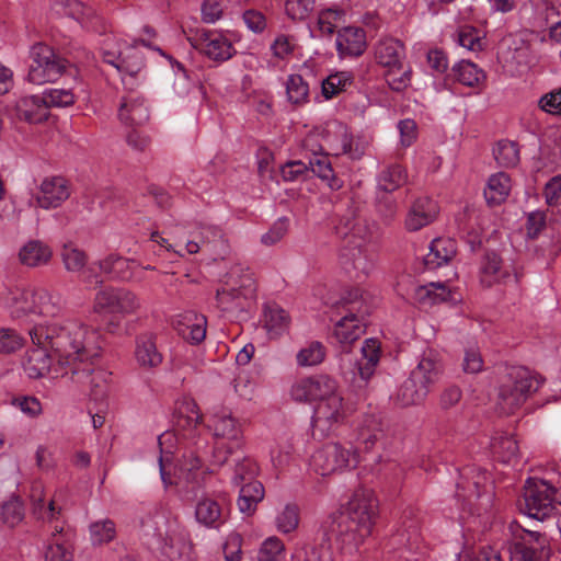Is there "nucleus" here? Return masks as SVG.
I'll list each match as a JSON object with an SVG mask.
<instances>
[{
  "instance_id": "4c0bfd02",
  "label": "nucleus",
  "mask_w": 561,
  "mask_h": 561,
  "mask_svg": "<svg viewBox=\"0 0 561 561\" xmlns=\"http://www.w3.org/2000/svg\"><path fill=\"white\" fill-rule=\"evenodd\" d=\"M428 390L425 386H422L410 375V377L403 381L400 386L396 401L401 407H410L422 403L428 394Z\"/></svg>"
},
{
  "instance_id": "72a5a7b5",
  "label": "nucleus",
  "mask_w": 561,
  "mask_h": 561,
  "mask_svg": "<svg viewBox=\"0 0 561 561\" xmlns=\"http://www.w3.org/2000/svg\"><path fill=\"white\" fill-rule=\"evenodd\" d=\"M403 45L394 38L380 39L375 47V58L383 67L390 68L402 64Z\"/></svg>"
},
{
  "instance_id": "f257e3e1",
  "label": "nucleus",
  "mask_w": 561,
  "mask_h": 561,
  "mask_svg": "<svg viewBox=\"0 0 561 561\" xmlns=\"http://www.w3.org/2000/svg\"><path fill=\"white\" fill-rule=\"evenodd\" d=\"M35 348L28 350L23 360L25 374L33 379L50 374L53 378L67 375L87 377L89 367L79 368L101 352L100 334L96 330L76 320L45 322L28 330Z\"/></svg>"
},
{
  "instance_id": "8fccbe9b",
  "label": "nucleus",
  "mask_w": 561,
  "mask_h": 561,
  "mask_svg": "<svg viewBox=\"0 0 561 561\" xmlns=\"http://www.w3.org/2000/svg\"><path fill=\"white\" fill-rule=\"evenodd\" d=\"M493 154L497 164L504 168L515 167L519 162V150L514 141H499L493 149Z\"/></svg>"
},
{
  "instance_id": "4be33fe9",
  "label": "nucleus",
  "mask_w": 561,
  "mask_h": 561,
  "mask_svg": "<svg viewBox=\"0 0 561 561\" xmlns=\"http://www.w3.org/2000/svg\"><path fill=\"white\" fill-rule=\"evenodd\" d=\"M443 368L439 354L434 350H428L423 353L417 366L410 375L430 391L431 387L439 380Z\"/></svg>"
},
{
  "instance_id": "f3484780",
  "label": "nucleus",
  "mask_w": 561,
  "mask_h": 561,
  "mask_svg": "<svg viewBox=\"0 0 561 561\" xmlns=\"http://www.w3.org/2000/svg\"><path fill=\"white\" fill-rule=\"evenodd\" d=\"M157 341V334L150 331L136 335L134 358L140 368L151 370L162 364L163 354L158 348Z\"/></svg>"
},
{
  "instance_id": "5701e85b",
  "label": "nucleus",
  "mask_w": 561,
  "mask_h": 561,
  "mask_svg": "<svg viewBox=\"0 0 561 561\" xmlns=\"http://www.w3.org/2000/svg\"><path fill=\"white\" fill-rule=\"evenodd\" d=\"M118 117L127 126L144 125L150 117L149 106L142 96H125L118 108Z\"/></svg>"
},
{
  "instance_id": "dca6fc26",
  "label": "nucleus",
  "mask_w": 561,
  "mask_h": 561,
  "mask_svg": "<svg viewBox=\"0 0 561 561\" xmlns=\"http://www.w3.org/2000/svg\"><path fill=\"white\" fill-rule=\"evenodd\" d=\"M70 196L68 181L62 176H50L42 181L35 204L43 209L59 207Z\"/></svg>"
},
{
  "instance_id": "aec40b11",
  "label": "nucleus",
  "mask_w": 561,
  "mask_h": 561,
  "mask_svg": "<svg viewBox=\"0 0 561 561\" xmlns=\"http://www.w3.org/2000/svg\"><path fill=\"white\" fill-rule=\"evenodd\" d=\"M195 518L205 527L218 529L227 520L224 500L210 496L201 497L195 505Z\"/></svg>"
},
{
  "instance_id": "423d86ee",
  "label": "nucleus",
  "mask_w": 561,
  "mask_h": 561,
  "mask_svg": "<svg viewBox=\"0 0 561 561\" xmlns=\"http://www.w3.org/2000/svg\"><path fill=\"white\" fill-rule=\"evenodd\" d=\"M561 505V484L553 486L545 480L529 478L526 481L519 508L531 518L542 520L550 516L556 504Z\"/></svg>"
},
{
  "instance_id": "58836bf2",
  "label": "nucleus",
  "mask_w": 561,
  "mask_h": 561,
  "mask_svg": "<svg viewBox=\"0 0 561 561\" xmlns=\"http://www.w3.org/2000/svg\"><path fill=\"white\" fill-rule=\"evenodd\" d=\"M491 450L502 462L510 463L517 458L518 444L508 433H496L490 444Z\"/></svg>"
},
{
  "instance_id": "774afa93",
  "label": "nucleus",
  "mask_w": 561,
  "mask_h": 561,
  "mask_svg": "<svg viewBox=\"0 0 561 561\" xmlns=\"http://www.w3.org/2000/svg\"><path fill=\"white\" fill-rule=\"evenodd\" d=\"M280 174L284 181L302 180L309 175V167L301 160L288 161L282 167Z\"/></svg>"
},
{
  "instance_id": "473e14b6",
  "label": "nucleus",
  "mask_w": 561,
  "mask_h": 561,
  "mask_svg": "<svg viewBox=\"0 0 561 561\" xmlns=\"http://www.w3.org/2000/svg\"><path fill=\"white\" fill-rule=\"evenodd\" d=\"M53 255L51 249L39 240L26 242L19 251L21 264L27 267H38L48 264Z\"/></svg>"
},
{
  "instance_id": "c9c22d12",
  "label": "nucleus",
  "mask_w": 561,
  "mask_h": 561,
  "mask_svg": "<svg viewBox=\"0 0 561 561\" xmlns=\"http://www.w3.org/2000/svg\"><path fill=\"white\" fill-rule=\"evenodd\" d=\"M510 191L511 179L506 173L499 172L491 175L484 188V197L488 205H500L507 198Z\"/></svg>"
},
{
  "instance_id": "a19ab883",
  "label": "nucleus",
  "mask_w": 561,
  "mask_h": 561,
  "mask_svg": "<svg viewBox=\"0 0 561 561\" xmlns=\"http://www.w3.org/2000/svg\"><path fill=\"white\" fill-rule=\"evenodd\" d=\"M382 436L381 420L376 415H366L358 425L357 440L370 449Z\"/></svg>"
},
{
  "instance_id": "de8ad7c7",
  "label": "nucleus",
  "mask_w": 561,
  "mask_h": 561,
  "mask_svg": "<svg viewBox=\"0 0 561 561\" xmlns=\"http://www.w3.org/2000/svg\"><path fill=\"white\" fill-rule=\"evenodd\" d=\"M451 70L455 79L467 87H476L484 79V72L471 61L461 60Z\"/></svg>"
},
{
  "instance_id": "39448f33",
  "label": "nucleus",
  "mask_w": 561,
  "mask_h": 561,
  "mask_svg": "<svg viewBox=\"0 0 561 561\" xmlns=\"http://www.w3.org/2000/svg\"><path fill=\"white\" fill-rule=\"evenodd\" d=\"M543 379L539 375L526 367L506 368L499 386L497 407L500 411L504 414L513 413L540 388Z\"/></svg>"
},
{
  "instance_id": "6ab92c4d",
  "label": "nucleus",
  "mask_w": 561,
  "mask_h": 561,
  "mask_svg": "<svg viewBox=\"0 0 561 561\" xmlns=\"http://www.w3.org/2000/svg\"><path fill=\"white\" fill-rule=\"evenodd\" d=\"M209 428L218 439H226L234 447L242 446V430L239 421L232 414L221 409L214 412L209 417Z\"/></svg>"
},
{
  "instance_id": "338daca9",
  "label": "nucleus",
  "mask_w": 561,
  "mask_h": 561,
  "mask_svg": "<svg viewBox=\"0 0 561 561\" xmlns=\"http://www.w3.org/2000/svg\"><path fill=\"white\" fill-rule=\"evenodd\" d=\"M343 16V11L327 9L322 10L318 16V28L323 35H332L337 27L339 21Z\"/></svg>"
},
{
  "instance_id": "7c9ffc66",
  "label": "nucleus",
  "mask_w": 561,
  "mask_h": 561,
  "mask_svg": "<svg viewBox=\"0 0 561 561\" xmlns=\"http://www.w3.org/2000/svg\"><path fill=\"white\" fill-rule=\"evenodd\" d=\"M366 47L365 32L359 27H344L336 36V48L341 54L359 56Z\"/></svg>"
},
{
  "instance_id": "ea45409f",
  "label": "nucleus",
  "mask_w": 561,
  "mask_h": 561,
  "mask_svg": "<svg viewBox=\"0 0 561 561\" xmlns=\"http://www.w3.org/2000/svg\"><path fill=\"white\" fill-rule=\"evenodd\" d=\"M100 354L93 358H89L84 364L78 363L79 368L89 367L90 370L85 373L87 377H82V374L80 375L83 379H79V377L76 375H71L72 380L79 383H85L89 382L91 387L93 388V393L95 397H103L105 394V383L107 381V378L110 377V374L106 373L103 369H95L93 367V360L98 358Z\"/></svg>"
},
{
  "instance_id": "0e129e2a",
  "label": "nucleus",
  "mask_w": 561,
  "mask_h": 561,
  "mask_svg": "<svg viewBox=\"0 0 561 561\" xmlns=\"http://www.w3.org/2000/svg\"><path fill=\"white\" fill-rule=\"evenodd\" d=\"M114 279L129 280V282H141L137 264L134 260H129L118 255L117 263L115 264Z\"/></svg>"
},
{
  "instance_id": "cd10ccee",
  "label": "nucleus",
  "mask_w": 561,
  "mask_h": 561,
  "mask_svg": "<svg viewBox=\"0 0 561 561\" xmlns=\"http://www.w3.org/2000/svg\"><path fill=\"white\" fill-rule=\"evenodd\" d=\"M15 107L18 117L32 124L42 123L49 115L43 96L31 95L21 98L16 102Z\"/></svg>"
},
{
  "instance_id": "f8f14e48",
  "label": "nucleus",
  "mask_w": 561,
  "mask_h": 561,
  "mask_svg": "<svg viewBox=\"0 0 561 561\" xmlns=\"http://www.w3.org/2000/svg\"><path fill=\"white\" fill-rule=\"evenodd\" d=\"M511 561H546L549 540L539 531L523 530L510 547Z\"/></svg>"
},
{
  "instance_id": "2f4dec72",
  "label": "nucleus",
  "mask_w": 561,
  "mask_h": 561,
  "mask_svg": "<svg viewBox=\"0 0 561 561\" xmlns=\"http://www.w3.org/2000/svg\"><path fill=\"white\" fill-rule=\"evenodd\" d=\"M360 352L362 357L356 360V368L359 378L366 382L374 375L380 359L379 342L375 339L365 340Z\"/></svg>"
},
{
  "instance_id": "e433bc0d",
  "label": "nucleus",
  "mask_w": 561,
  "mask_h": 561,
  "mask_svg": "<svg viewBox=\"0 0 561 561\" xmlns=\"http://www.w3.org/2000/svg\"><path fill=\"white\" fill-rule=\"evenodd\" d=\"M264 497V486L260 481L245 482L239 492L238 507L241 513L252 515Z\"/></svg>"
},
{
  "instance_id": "c756f323",
  "label": "nucleus",
  "mask_w": 561,
  "mask_h": 561,
  "mask_svg": "<svg viewBox=\"0 0 561 561\" xmlns=\"http://www.w3.org/2000/svg\"><path fill=\"white\" fill-rule=\"evenodd\" d=\"M61 526H55L45 549L46 561H73L72 546Z\"/></svg>"
},
{
  "instance_id": "37998d69",
  "label": "nucleus",
  "mask_w": 561,
  "mask_h": 561,
  "mask_svg": "<svg viewBox=\"0 0 561 561\" xmlns=\"http://www.w3.org/2000/svg\"><path fill=\"white\" fill-rule=\"evenodd\" d=\"M415 299L421 304H438L451 300V291L442 283H430L415 288Z\"/></svg>"
},
{
  "instance_id": "bf43d9fd",
  "label": "nucleus",
  "mask_w": 561,
  "mask_h": 561,
  "mask_svg": "<svg viewBox=\"0 0 561 561\" xmlns=\"http://www.w3.org/2000/svg\"><path fill=\"white\" fill-rule=\"evenodd\" d=\"M299 524V510L294 504H287L276 517V527L283 534L294 531Z\"/></svg>"
},
{
  "instance_id": "bb28decb",
  "label": "nucleus",
  "mask_w": 561,
  "mask_h": 561,
  "mask_svg": "<svg viewBox=\"0 0 561 561\" xmlns=\"http://www.w3.org/2000/svg\"><path fill=\"white\" fill-rule=\"evenodd\" d=\"M262 322L270 337L276 339L287 332L290 318L278 305L268 304L264 306Z\"/></svg>"
},
{
  "instance_id": "3c124183",
  "label": "nucleus",
  "mask_w": 561,
  "mask_h": 561,
  "mask_svg": "<svg viewBox=\"0 0 561 561\" xmlns=\"http://www.w3.org/2000/svg\"><path fill=\"white\" fill-rule=\"evenodd\" d=\"M325 347L321 342L312 341L301 348L296 356L297 364L301 367L316 366L323 362Z\"/></svg>"
},
{
  "instance_id": "f704fd0d",
  "label": "nucleus",
  "mask_w": 561,
  "mask_h": 561,
  "mask_svg": "<svg viewBox=\"0 0 561 561\" xmlns=\"http://www.w3.org/2000/svg\"><path fill=\"white\" fill-rule=\"evenodd\" d=\"M307 165L309 167V173H313L325 181L331 190L342 187V181L335 176L328 154L313 152Z\"/></svg>"
},
{
  "instance_id": "6e6552de",
  "label": "nucleus",
  "mask_w": 561,
  "mask_h": 561,
  "mask_svg": "<svg viewBox=\"0 0 561 561\" xmlns=\"http://www.w3.org/2000/svg\"><path fill=\"white\" fill-rule=\"evenodd\" d=\"M357 463L358 456L353 447H346L339 443H329L322 446L311 458L312 468L321 476H329L346 468H354Z\"/></svg>"
},
{
  "instance_id": "6e6d98bb",
  "label": "nucleus",
  "mask_w": 561,
  "mask_h": 561,
  "mask_svg": "<svg viewBox=\"0 0 561 561\" xmlns=\"http://www.w3.org/2000/svg\"><path fill=\"white\" fill-rule=\"evenodd\" d=\"M411 69L400 64L388 68L385 73L386 81L391 90L400 92L405 90L411 83Z\"/></svg>"
},
{
  "instance_id": "f03ea898",
  "label": "nucleus",
  "mask_w": 561,
  "mask_h": 561,
  "mask_svg": "<svg viewBox=\"0 0 561 561\" xmlns=\"http://www.w3.org/2000/svg\"><path fill=\"white\" fill-rule=\"evenodd\" d=\"M378 503L369 489H358L347 502L345 511L330 515L320 526L322 539H332L341 549L354 550L370 536L377 516Z\"/></svg>"
},
{
  "instance_id": "13d9d810",
  "label": "nucleus",
  "mask_w": 561,
  "mask_h": 561,
  "mask_svg": "<svg viewBox=\"0 0 561 561\" xmlns=\"http://www.w3.org/2000/svg\"><path fill=\"white\" fill-rule=\"evenodd\" d=\"M352 84V78L347 72H337L330 75L322 82V94L329 100L345 91L347 85Z\"/></svg>"
},
{
  "instance_id": "4d7b16f0",
  "label": "nucleus",
  "mask_w": 561,
  "mask_h": 561,
  "mask_svg": "<svg viewBox=\"0 0 561 561\" xmlns=\"http://www.w3.org/2000/svg\"><path fill=\"white\" fill-rule=\"evenodd\" d=\"M61 257L65 268L68 272H80L87 264V255L84 251L73 244H65L61 251Z\"/></svg>"
},
{
  "instance_id": "052dcab7",
  "label": "nucleus",
  "mask_w": 561,
  "mask_h": 561,
  "mask_svg": "<svg viewBox=\"0 0 561 561\" xmlns=\"http://www.w3.org/2000/svg\"><path fill=\"white\" fill-rule=\"evenodd\" d=\"M47 110L49 107H67L75 103V94L70 89H49L43 93Z\"/></svg>"
},
{
  "instance_id": "412c9836",
  "label": "nucleus",
  "mask_w": 561,
  "mask_h": 561,
  "mask_svg": "<svg viewBox=\"0 0 561 561\" xmlns=\"http://www.w3.org/2000/svg\"><path fill=\"white\" fill-rule=\"evenodd\" d=\"M437 203L430 197H420L413 202L405 217V228L417 231L432 224L438 215Z\"/></svg>"
},
{
  "instance_id": "a18cd8bd",
  "label": "nucleus",
  "mask_w": 561,
  "mask_h": 561,
  "mask_svg": "<svg viewBox=\"0 0 561 561\" xmlns=\"http://www.w3.org/2000/svg\"><path fill=\"white\" fill-rule=\"evenodd\" d=\"M163 554L170 561H195L192 542L182 537L170 538L163 548Z\"/></svg>"
},
{
  "instance_id": "9d476101",
  "label": "nucleus",
  "mask_w": 561,
  "mask_h": 561,
  "mask_svg": "<svg viewBox=\"0 0 561 561\" xmlns=\"http://www.w3.org/2000/svg\"><path fill=\"white\" fill-rule=\"evenodd\" d=\"M522 277V271L511 265H503L501 256L495 252L485 253L481 260L479 282L484 288H490L495 284L517 286Z\"/></svg>"
},
{
  "instance_id": "e2e57ef3",
  "label": "nucleus",
  "mask_w": 561,
  "mask_h": 561,
  "mask_svg": "<svg viewBox=\"0 0 561 561\" xmlns=\"http://www.w3.org/2000/svg\"><path fill=\"white\" fill-rule=\"evenodd\" d=\"M297 46L296 38L287 34H278L272 42L270 49L277 59H286L293 55Z\"/></svg>"
},
{
  "instance_id": "9b49d317",
  "label": "nucleus",
  "mask_w": 561,
  "mask_h": 561,
  "mask_svg": "<svg viewBox=\"0 0 561 561\" xmlns=\"http://www.w3.org/2000/svg\"><path fill=\"white\" fill-rule=\"evenodd\" d=\"M195 234L196 237L185 244L187 253L196 254L205 249L214 255L215 260H225L229 255L228 240L219 227L201 224L197 226Z\"/></svg>"
},
{
  "instance_id": "4468645a",
  "label": "nucleus",
  "mask_w": 561,
  "mask_h": 561,
  "mask_svg": "<svg viewBox=\"0 0 561 561\" xmlns=\"http://www.w3.org/2000/svg\"><path fill=\"white\" fill-rule=\"evenodd\" d=\"M375 254L369 245L352 240H344L340 249V263L346 270L368 274L373 268Z\"/></svg>"
},
{
  "instance_id": "a211bd4d",
  "label": "nucleus",
  "mask_w": 561,
  "mask_h": 561,
  "mask_svg": "<svg viewBox=\"0 0 561 561\" xmlns=\"http://www.w3.org/2000/svg\"><path fill=\"white\" fill-rule=\"evenodd\" d=\"M373 230L374 226L369 225L365 218L356 215L354 209H348L335 225V232L339 237L365 245H369L368 240L373 236Z\"/></svg>"
},
{
  "instance_id": "680f3d73",
  "label": "nucleus",
  "mask_w": 561,
  "mask_h": 561,
  "mask_svg": "<svg viewBox=\"0 0 561 561\" xmlns=\"http://www.w3.org/2000/svg\"><path fill=\"white\" fill-rule=\"evenodd\" d=\"M25 343L14 329L1 328L0 329V354H12L21 350Z\"/></svg>"
},
{
  "instance_id": "0eeeda50",
  "label": "nucleus",
  "mask_w": 561,
  "mask_h": 561,
  "mask_svg": "<svg viewBox=\"0 0 561 561\" xmlns=\"http://www.w3.org/2000/svg\"><path fill=\"white\" fill-rule=\"evenodd\" d=\"M30 60L27 80L34 84L58 80L69 66L65 58L43 43H36L31 47Z\"/></svg>"
},
{
  "instance_id": "20e7f679",
  "label": "nucleus",
  "mask_w": 561,
  "mask_h": 561,
  "mask_svg": "<svg viewBox=\"0 0 561 561\" xmlns=\"http://www.w3.org/2000/svg\"><path fill=\"white\" fill-rule=\"evenodd\" d=\"M256 297V283L249 267L236 263L220 278L216 306L226 313L238 314L250 309Z\"/></svg>"
},
{
  "instance_id": "c85d7f7f",
  "label": "nucleus",
  "mask_w": 561,
  "mask_h": 561,
  "mask_svg": "<svg viewBox=\"0 0 561 561\" xmlns=\"http://www.w3.org/2000/svg\"><path fill=\"white\" fill-rule=\"evenodd\" d=\"M54 8L59 14L68 15L81 23H90L92 26L101 21L94 9L79 0H55Z\"/></svg>"
},
{
  "instance_id": "393cba45",
  "label": "nucleus",
  "mask_w": 561,
  "mask_h": 561,
  "mask_svg": "<svg viewBox=\"0 0 561 561\" xmlns=\"http://www.w3.org/2000/svg\"><path fill=\"white\" fill-rule=\"evenodd\" d=\"M485 481L486 472L484 470L476 467H467L461 472V481L457 483L456 495L463 500L480 497Z\"/></svg>"
},
{
  "instance_id": "603ef678",
  "label": "nucleus",
  "mask_w": 561,
  "mask_h": 561,
  "mask_svg": "<svg viewBox=\"0 0 561 561\" xmlns=\"http://www.w3.org/2000/svg\"><path fill=\"white\" fill-rule=\"evenodd\" d=\"M286 93L288 101L300 105L308 101L309 87L300 75H290L286 82Z\"/></svg>"
},
{
  "instance_id": "69168bd1",
  "label": "nucleus",
  "mask_w": 561,
  "mask_h": 561,
  "mask_svg": "<svg viewBox=\"0 0 561 561\" xmlns=\"http://www.w3.org/2000/svg\"><path fill=\"white\" fill-rule=\"evenodd\" d=\"M285 546L277 537L265 539L259 551V561H280Z\"/></svg>"
},
{
  "instance_id": "c03bdc74",
  "label": "nucleus",
  "mask_w": 561,
  "mask_h": 561,
  "mask_svg": "<svg viewBox=\"0 0 561 561\" xmlns=\"http://www.w3.org/2000/svg\"><path fill=\"white\" fill-rule=\"evenodd\" d=\"M364 332L357 314L350 313L343 317L335 327L334 334L342 343L356 341Z\"/></svg>"
},
{
  "instance_id": "79ce46f5",
  "label": "nucleus",
  "mask_w": 561,
  "mask_h": 561,
  "mask_svg": "<svg viewBox=\"0 0 561 561\" xmlns=\"http://www.w3.org/2000/svg\"><path fill=\"white\" fill-rule=\"evenodd\" d=\"M145 68V58L138 46L130 44L123 50V57L117 70L129 78H135Z\"/></svg>"
},
{
  "instance_id": "b1692460",
  "label": "nucleus",
  "mask_w": 561,
  "mask_h": 561,
  "mask_svg": "<svg viewBox=\"0 0 561 561\" xmlns=\"http://www.w3.org/2000/svg\"><path fill=\"white\" fill-rule=\"evenodd\" d=\"M35 314L57 317L66 307V299L56 290L46 287H35Z\"/></svg>"
},
{
  "instance_id": "ddd939ff",
  "label": "nucleus",
  "mask_w": 561,
  "mask_h": 561,
  "mask_svg": "<svg viewBox=\"0 0 561 561\" xmlns=\"http://www.w3.org/2000/svg\"><path fill=\"white\" fill-rule=\"evenodd\" d=\"M190 42L195 49L215 61H226L236 54L231 42L214 31H199L193 38H190Z\"/></svg>"
},
{
  "instance_id": "49530a36",
  "label": "nucleus",
  "mask_w": 561,
  "mask_h": 561,
  "mask_svg": "<svg viewBox=\"0 0 561 561\" xmlns=\"http://www.w3.org/2000/svg\"><path fill=\"white\" fill-rule=\"evenodd\" d=\"M32 503H33V512L38 518L55 520L58 515L61 513V507L56 506L55 500H50L47 505H45V501L43 497V491L41 485H34L31 494Z\"/></svg>"
},
{
  "instance_id": "1a4fd4ad",
  "label": "nucleus",
  "mask_w": 561,
  "mask_h": 561,
  "mask_svg": "<svg viewBox=\"0 0 561 561\" xmlns=\"http://www.w3.org/2000/svg\"><path fill=\"white\" fill-rule=\"evenodd\" d=\"M140 307L137 296L125 289L105 287L95 294L93 310L95 312H110L127 316L135 313Z\"/></svg>"
},
{
  "instance_id": "09e8293b",
  "label": "nucleus",
  "mask_w": 561,
  "mask_h": 561,
  "mask_svg": "<svg viewBox=\"0 0 561 561\" xmlns=\"http://www.w3.org/2000/svg\"><path fill=\"white\" fill-rule=\"evenodd\" d=\"M407 181V174L399 164L389 165L383 169L378 178V186L385 192H393L403 185Z\"/></svg>"
},
{
  "instance_id": "7ed1b4c3",
  "label": "nucleus",
  "mask_w": 561,
  "mask_h": 561,
  "mask_svg": "<svg viewBox=\"0 0 561 561\" xmlns=\"http://www.w3.org/2000/svg\"><path fill=\"white\" fill-rule=\"evenodd\" d=\"M296 402H318L312 424L321 432H329L346 419L343 397L335 379L328 375H314L296 380L290 388Z\"/></svg>"
},
{
  "instance_id": "864d4df0",
  "label": "nucleus",
  "mask_w": 561,
  "mask_h": 561,
  "mask_svg": "<svg viewBox=\"0 0 561 561\" xmlns=\"http://www.w3.org/2000/svg\"><path fill=\"white\" fill-rule=\"evenodd\" d=\"M115 524L111 519H103L90 525V538L94 546H101L115 538Z\"/></svg>"
},
{
  "instance_id": "a878e982",
  "label": "nucleus",
  "mask_w": 561,
  "mask_h": 561,
  "mask_svg": "<svg viewBox=\"0 0 561 561\" xmlns=\"http://www.w3.org/2000/svg\"><path fill=\"white\" fill-rule=\"evenodd\" d=\"M457 253L456 241L450 238H436L430 244V251L424 256V264L430 270L448 263Z\"/></svg>"
},
{
  "instance_id": "5fc2aeb1",
  "label": "nucleus",
  "mask_w": 561,
  "mask_h": 561,
  "mask_svg": "<svg viewBox=\"0 0 561 561\" xmlns=\"http://www.w3.org/2000/svg\"><path fill=\"white\" fill-rule=\"evenodd\" d=\"M1 518L9 527H14L23 520L24 505L18 496H12L2 504Z\"/></svg>"
},
{
  "instance_id": "2eb2a0df",
  "label": "nucleus",
  "mask_w": 561,
  "mask_h": 561,
  "mask_svg": "<svg viewBox=\"0 0 561 561\" xmlns=\"http://www.w3.org/2000/svg\"><path fill=\"white\" fill-rule=\"evenodd\" d=\"M35 287L21 288L3 286L0 288V300L9 308L11 318L21 319L35 314Z\"/></svg>"
}]
</instances>
